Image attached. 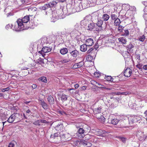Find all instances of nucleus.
Returning <instances> with one entry per match:
<instances>
[{"instance_id":"nucleus-25","label":"nucleus","mask_w":147,"mask_h":147,"mask_svg":"<svg viewBox=\"0 0 147 147\" xmlns=\"http://www.w3.org/2000/svg\"><path fill=\"white\" fill-rule=\"evenodd\" d=\"M119 120L117 118H114L111 120V123L114 125H117L119 122Z\"/></svg>"},{"instance_id":"nucleus-59","label":"nucleus","mask_w":147,"mask_h":147,"mask_svg":"<svg viewBox=\"0 0 147 147\" xmlns=\"http://www.w3.org/2000/svg\"><path fill=\"white\" fill-rule=\"evenodd\" d=\"M143 17L144 19V20L146 21H147V14H144L143 15Z\"/></svg>"},{"instance_id":"nucleus-38","label":"nucleus","mask_w":147,"mask_h":147,"mask_svg":"<svg viewBox=\"0 0 147 147\" xmlns=\"http://www.w3.org/2000/svg\"><path fill=\"white\" fill-rule=\"evenodd\" d=\"M84 131L82 128H80L78 129L77 132L78 133L80 134H82L84 133Z\"/></svg>"},{"instance_id":"nucleus-35","label":"nucleus","mask_w":147,"mask_h":147,"mask_svg":"<svg viewBox=\"0 0 147 147\" xmlns=\"http://www.w3.org/2000/svg\"><path fill=\"white\" fill-rule=\"evenodd\" d=\"M129 53L128 51H126L124 52L123 53V55L125 58H128L129 55Z\"/></svg>"},{"instance_id":"nucleus-27","label":"nucleus","mask_w":147,"mask_h":147,"mask_svg":"<svg viewBox=\"0 0 147 147\" xmlns=\"http://www.w3.org/2000/svg\"><path fill=\"white\" fill-rule=\"evenodd\" d=\"M57 3V2H56V1H53L51 2H50L49 3H48V4L49 5V7L50 8L51 7H52L55 6Z\"/></svg>"},{"instance_id":"nucleus-1","label":"nucleus","mask_w":147,"mask_h":147,"mask_svg":"<svg viewBox=\"0 0 147 147\" xmlns=\"http://www.w3.org/2000/svg\"><path fill=\"white\" fill-rule=\"evenodd\" d=\"M30 20L29 16H25L22 19H19L14 24L13 30L20 31L24 30L27 29L29 26L26 24Z\"/></svg>"},{"instance_id":"nucleus-18","label":"nucleus","mask_w":147,"mask_h":147,"mask_svg":"<svg viewBox=\"0 0 147 147\" xmlns=\"http://www.w3.org/2000/svg\"><path fill=\"white\" fill-rule=\"evenodd\" d=\"M88 46L85 44H83L81 45L80 47V50L82 52H85L87 50V46Z\"/></svg>"},{"instance_id":"nucleus-22","label":"nucleus","mask_w":147,"mask_h":147,"mask_svg":"<svg viewBox=\"0 0 147 147\" xmlns=\"http://www.w3.org/2000/svg\"><path fill=\"white\" fill-rule=\"evenodd\" d=\"M119 41L123 44H125L127 42L125 37H120L119 38Z\"/></svg>"},{"instance_id":"nucleus-63","label":"nucleus","mask_w":147,"mask_h":147,"mask_svg":"<svg viewBox=\"0 0 147 147\" xmlns=\"http://www.w3.org/2000/svg\"><path fill=\"white\" fill-rule=\"evenodd\" d=\"M37 86L35 84H33L32 86V88L33 89L36 88Z\"/></svg>"},{"instance_id":"nucleus-37","label":"nucleus","mask_w":147,"mask_h":147,"mask_svg":"<svg viewBox=\"0 0 147 147\" xmlns=\"http://www.w3.org/2000/svg\"><path fill=\"white\" fill-rule=\"evenodd\" d=\"M105 131H102L101 130H99L97 131L98 135L100 136H103V135L105 133Z\"/></svg>"},{"instance_id":"nucleus-29","label":"nucleus","mask_w":147,"mask_h":147,"mask_svg":"<svg viewBox=\"0 0 147 147\" xmlns=\"http://www.w3.org/2000/svg\"><path fill=\"white\" fill-rule=\"evenodd\" d=\"M121 23V21L118 18L114 20V24L115 26H119Z\"/></svg>"},{"instance_id":"nucleus-40","label":"nucleus","mask_w":147,"mask_h":147,"mask_svg":"<svg viewBox=\"0 0 147 147\" xmlns=\"http://www.w3.org/2000/svg\"><path fill=\"white\" fill-rule=\"evenodd\" d=\"M40 80L42 81L45 83H47V78L46 77L43 76L42 77L40 78Z\"/></svg>"},{"instance_id":"nucleus-43","label":"nucleus","mask_w":147,"mask_h":147,"mask_svg":"<svg viewBox=\"0 0 147 147\" xmlns=\"http://www.w3.org/2000/svg\"><path fill=\"white\" fill-rule=\"evenodd\" d=\"M134 47V46L132 44H130L128 46V48L129 51H131Z\"/></svg>"},{"instance_id":"nucleus-50","label":"nucleus","mask_w":147,"mask_h":147,"mask_svg":"<svg viewBox=\"0 0 147 147\" xmlns=\"http://www.w3.org/2000/svg\"><path fill=\"white\" fill-rule=\"evenodd\" d=\"M10 88L9 87H7L5 88H2L1 89V90L2 92H5L6 91H7L9 90Z\"/></svg>"},{"instance_id":"nucleus-39","label":"nucleus","mask_w":147,"mask_h":147,"mask_svg":"<svg viewBox=\"0 0 147 147\" xmlns=\"http://www.w3.org/2000/svg\"><path fill=\"white\" fill-rule=\"evenodd\" d=\"M14 26L12 25L11 26L9 24L6 25L5 27V28L7 30H8L9 28H11L13 30Z\"/></svg>"},{"instance_id":"nucleus-51","label":"nucleus","mask_w":147,"mask_h":147,"mask_svg":"<svg viewBox=\"0 0 147 147\" xmlns=\"http://www.w3.org/2000/svg\"><path fill=\"white\" fill-rule=\"evenodd\" d=\"M143 65L141 63H139L136 65V67L139 69H141Z\"/></svg>"},{"instance_id":"nucleus-5","label":"nucleus","mask_w":147,"mask_h":147,"mask_svg":"<svg viewBox=\"0 0 147 147\" xmlns=\"http://www.w3.org/2000/svg\"><path fill=\"white\" fill-rule=\"evenodd\" d=\"M59 134L57 133H55L54 135H51V138H53L54 139V141L56 143H60V140H59Z\"/></svg>"},{"instance_id":"nucleus-42","label":"nucleus","mask_w":147,"mask_h":147,"mask_svg":"<svg viewBox=\"0 0 147 147\" xmlns=\"http://www.w3.org/2000/svg\"><path fill=\"white\" fill-rule=\"evenodd\" d=\"M40 120H38L36 121H35L33 123V124L36 125L40 126Z\"/></svg>"},{"instance_id":"nucleus-3","label":"nucleus","mask_w":147,"mask_h":147,"mask_svg":"<svg viewBox=\"0 0 147 147\" xmlns=\"http://www.w3.org/2000/svg\"><path fill=\"white\" fill-rule=\"evenodd\" d=\"M78 142L80 146L84 147H91L92 146L91 143L84 140H81L78 141Z\"/></svg>"},{"instance_id":"nucleus-24","label":"nucleus","mask_w":147,"mask_h":147,"mask_svg":"<svg viewBox=\"0 0 147 147\" xmlns=\"http://www.w3.org/2000/svg\"><path fill=\"white\" fill-rule=\"evenodd\" d=\"M78 53V52L76 50L73 51L70 53L71 55L74 57H76Z\"/></svg>"},{"instance_id":"nucleus-30","label":"nucleus","mask_w":147,"mask_h":147,"mask_svg":"<svg viewBox=\"0 0 147 147\" xmlns=\"http://www.w3.org/2000/svg\"><path fill=\"white\" fill-rule=\"evenodd\" d=\"M93 59V56L91 55H88L86 57V60L88 61H92Z\"/></svg>"},{"instance_id":"nucleus-57","label":"nucleus","mask_w":147,"mask_h":147,"mask_svg":"<svg viewBox=\"0 0 147 147\" xmlns=\"http://www.w3.org/2000/svg\"><path fill=\"white\" fill-rule=\"evenodd\" d=\"M145 37H139L138 40L140 41L143 42L144 41Z\"/></svg>"},{"instance_id":"nucleus-4","label":"nucleus","mask_w":147,"mask_h":147,"mask_svg":"<svg viewBox=\"0 0 147 147\" xmlns=\"http://www.w3.org/2000/svg\"><path fill=\"white\" fill-rule=\"evenodd\" d=\"M51 50V48L47 47H44L41 51L38 52V53L41 54L42 56L44 57L45 55V53L50 52Z\"/></svg>"},{"instance_id":"nucleus-55","label":"nucleus","mask_w":147,"mask_h":147,"mask_svg":"<svg viewBox=\"0 0 147 147\" xmlns=\"http://www.w3.org/2000/svg\"><path fill=\"white\" fill-rule=\"evenodd\" d=\"M99 47L98 45L97 42H96L95 43V44L94 47V49H95V50H96Z\"/></svg>"},{"instance_id":"nucleus-17","label":"nucleus","mask_w":147,"mask_h":147,"mask_svg":"<svg viewBox=\"0 0 147 147\" xmlns=\"http://www.w3.org/2000/svg\"><path fill=\"white\" fill-rule=\"evenodd\" d=\"M110 16L107 14H104L102 16V18L103 21H107L109 18Z\"/></svg>"},{"instance_id":"nucleus-14","label":"nucleus","mask_w":147,"mask_h":147,"mask_svg":"<svg viewBox=\"0 0 147 147\" xmlns=\"http://www.w3.org/2000/svg\"><path fill=\"white\" fill-rule=\"evenodd\" d=\"M71 34H74V35H73V36L75 37L81 35V33L76 30H74L71 32Z\"/></svg>"},{"instance_id":"nucleus-44","label":"nucleus","mask_w":147,"mask_h":147,"mask_svg":"<svg viewBox=\"0 0 147 147\" xmlns=\"http://www.w3.org/2000/svg\"><path fill=\"white\" fill-rule=\"evenodd\" d=\"M140 135L141 136H140V135L138 134L137 135V136L140 140L142 141L143 140V138L142 137V136H143V135L141 133Z\"/></svg>"},{"instance_id":"nucleus-15","label":"nucleus","mask_w":147,"mask_h":147,"mask_svg":"<svg viewBox=\"0 0 147 147\" xmlns=\"http://www.w3.org/2000/svg\"><path fill=\"white\" fill-rule=\"evenodd\" d=\"M59 140H60V141H61L62 142H64L69 140L67 138H66L65 135H63L61 136H59Z\"/></svg>"},{"instance_id":"nucleus-8","label":"nucleus","mask_w":147,"mask_h":147,"mask_svg":"<svg viewBox=\"0 0 147 147\" xmlns=\"http://www.w3.org/2000/svg\"><path fill=\"white\" fill-rule=\"evenodd\" d=\"M132 74V70L129 68H127L125 69L124 72V76L127 77H129Z\"/></svg>"},{"instance_id":"nucleus-49","label":"nucleus","mask_w":147,"mask_h":147,"mask_svg":"<svg viewBox=\"0 0 147 147\" xmlns=\"http://www.w3.org/2000/svg\"><path fill=\"white\" fill-rule=\"evenodd\" d=\"M94 75L95 77L98 78L100 76V74L97 72H96L94 73Z\"/></svg>"},{"instance_id":"nucleus-46","label":"nucleus","mask_w":147,"mask_h":147,"mask_svg":"<svg viewBox=\"0 0 147 147\" xmlns=\"http://www.w3.org/2000/svg\"><path fill=\"white\" fill-rule=\"evenodd\" d=\"M94 49L92 48H90L89 50L87 52V53L88 54H89V55H91L92 53L93 52V50Z\"/></svg>"},{"instance_id":"nucleus-28","label":"nucleus","mask_w":147,"mask_h":147,"mask_svg":"<svg viewBox=\"0 0 147 147\" xmlns=\"http://www.w3.org/2000/svg\"><path fill=\"white\" fill-rule=\"evenodd\" d=\"M129 31L127 30H124L123 32V33L121 34L123 36H129Z\"/></svg>"},{"instance_id":"nucleus-56","label":"nucleus","mask_w":147,"mask_h":147,"mask_svg":"<svg viewBox=\"0 0 147 147\" xmlns=\"http://www.w3.org/2000/svg\"><path fill=\"white\" fill-rule=\"evenodd\" d=\"M40 122L45 123H47L48 122L46 120L44 119L40 120Z\"/></svg>"},{"instance_id":"nucleus-9","label":"nucleus","mask_w":147,"mask_h":147,"mask_svg":"<svg viewBox=\"0 0 147 147\" xmlns=\"http://www.w3.org/2000/svg\"><path fill=\"white\" fill-rule=\"evenodd\" d=\"M95 115L97 119L101 122L102 123L105 122V119L104 117L101 115L100 113L96 114Z\"/></svg>"},{"instance_id":"nucleus-61","label":"nucleus","mask_w":147,"mask_h":147,"mask_svg":"<svg viewBox=\"0 0 147 147\" xmlns=\"http://www.w3.org/2000/svg\"><path fill=\"white\" fill-rule=\"evenodd\" d=\"M144 11L145 13V14H147V7H145L144 10Z\"/></svg>"},{"instance_id":"nucleus-54","label":"nucleus","mask_w":147,"mask_h":147,"mask_svg":"<svg viewBox=\"0 0 147 147\" xmlns=\"http://www.w3.org/2000/svg\"><path fill=\"white\" fill-rule=\"evenodd\" d=\"M52 15H53V17L54 18H55V19H58V16H56V13L54 12L53 13H52Z\"/></svg>"},{"instance_id":"nucleus-21","label":"nucleus","mask_w":147,"mask_h":147,"mask_svg":"<svg viewBox=\"0 0 147 147\" xmlns=\"http://www.w3.org/2000/svg\"><path fill=\"white\" fill-rule=\"evenodd\" d=\"M7 121L9 123H12L14 122L15 123V120L12 114L9 117Z\"/></svg>"},{"instance_id":"nucleus-32","label":"nucleus","mask_w":147,"mask_h":147,"mask_svg":"<svg viewBox=\"0 0 147 147\" xmlns=\"http://www.w3.org/2000/svg\"><path fill=\"white\" fill-rule=\"evenodd\" d=\"M111 19L113 20H115L118 18L117 16L114 13L111 14Z\"/></svg>"},{"instance_id":"nucleus-45","label":"nucleus","mask_w":147,"mask_h":147,"mask_svg":"<svg viewBox=\"0 0 147 147\" xmlns=\"http://www.w3.org/2000/svg\"><path fill=\"white\" fill-rule=\"evenodd\" d=\"M77 64L78 65L79 67L80 68L84 65V63L83 61H82L77 63Z\"/></svg>"},{"instance_id":"nucleus-16","label":"nucleus","mask_w":147,"mask_h":147,"mask_svg":"<svg viewBox=\"0 0 147 147\" xmlns=\"http://www.w3.org/2000/svg\"><path fill=\"white\" fill-rule=\"evenodd\" d=\"M101 108L100 107L94 109L93 111L94 115L100 113H101Z\"/></svg>"},{"instance_id":"nucleus-12","label":"nucleus","mask_w":147,"mask_h":147,"mask_svg":"<svg viewBox=\"0 0 147 147\" xmlns=\"http://www.w3.org/2000/svg\"><path fill=\"white\" fill-rule=\"evenodd\" d=\"M55 128L56 130L58 131H61L63 130V124L60 123L56 126Z\"/></svg>"},{"instance_id":"nucleus-47","label":"nucleus","mask_w":147,"mask_h":147,"mask_svg":"<svg viewBox=\"0 0 147 147\" xmlns=\"http://www.w3.org/2000/svg\"><path fill=\"white\" fill-rule=\"evenodd\" d=\"M119 138L123 143H125L126 142V138L123 137H119Z\"/></svg>"},{"instance_id":"nucleus-34","label":"nucleus","mask_w":147,"mask_h":147,"mask_svg":"<svg viewBox=\"0 0 147 147\" xmlns=\"http://www.w3.org/2000/svg\"><path fill=\"white\" fill-rule=\"evenodd\" d=\"M98 88H106V87H104V85L101 84L96 82V85Z\"/></svg>"},{"instance_id":"nucleus-64","label":"nucleus","mask_w":147,"mask_h":147,"mask_svg":"<svg viewBox=\"0 0 147 147\" xmlns=\"http://www.w3.org/2000/svg\"><path fill=\"white\" fill-rule=\"evenodd\" d=\"M143 68L145 70H147V65H144L143 66Z\"/></svg>"},{"instance_id":"nucleus-52","label":"nucleus","mask_w":147,"mask_h":147,"mask_svg":"<svg viewBox=\"0 0 147 147\" xmlns=\"http://www.w3.org/2000/svg\"><path fill=\"white\" fill-rule=\"evenodd\" d=\"M123 28L122 26H119L118 28V30L119 32H121L122 31Z\"/></svg>"},{"instance_id":"nucleus-26","label":"nucleus","mask_w":147,"mask_h":147,"mask_svg":"<svg viewBox=\"0 0 147 147\" xmlns=\"http://www.w3.org/2000/svg\"><path fill=\"white\" fill-rule=\"evenodd\" d=\"M67 97L66 95L63 93L61 97V99L62 102H64L66 101L67 99Z\"/></svg>"},{"instance_id":"nucleus-6","label":"nucleus","mask_w":147,"mask_h":147,"mask_svg":"<svg viewBox=\"0 0 147 147\" xmlns=\"http://www.w3.org/2000/svg\"><path fill=\"white\" fill-rule=\"evenodd\" d=\"M15 120V123L20 121L22 117V115L18 113H15L12 114Z\"/></svg>"},{"instance_id":"nucleus-31","label":"nucleus","mask_w":147,"mask_h":147,"mask_svg":"<svg viewBox=\"0 0 147 147\" xmlns=\"http://www.w3.org/2000/svg\"><path fill=\"white\" fill-rule=\"evenodd\" d=\"M16 142L15 141L13 140L9 143L8 147H14L15 145V144H16Z\"/></svg>"},{"instance_id":"nucleus-58","label":"nucleus","mask_w":147,"mask_h":147,"mask_svg":"<svg viewBox=\"0 0 147 147\" xmlns=\"http://www.w3.org/2000/svg\"><path fill=\"white\" fill-rule=\"evenodd\" d=\"M131 9L132 11H136V8L134 6H131Z\"/></svg>"},{"instance_id":"nucleus-7","label":"nucleus","mask_w":147,"mask_h":147,"mask_svg":"<svg viewBox=\"0 0 147 147\" xmlns=\"http://www.w3.org/2000/svg\"><path fill=\"white\" fill-rule=\"evenodd\" d=\"M82 5L80 4H76L75 5L73 9L72 12L74 13L75 12H78L82 10L81 8Z\"/></svg>"},{"instance_id":"nucleus-20","label":"nucleus","mask_w":147,"mask_h":147,"mask_svg":"<svg viewBox=\"0 0 147 147\" xmlns=\"http://www.w3.org/2000/svg\"><path fill=\"white\" fill-rule=\"evenodd\" d=\"M68 52V49L66 48H63L60 50V53L62 55H64Z\"/></svg>"},{"instance_id":"nucleus-53","label":"nucleus","mask_w":147,"mask_h":147,"mask_svg":"<svg viewBox=\"0 0 147 147\" xmlns=\"http://www.w3.org/2000/svg\"><path fill=\"white\" fill-rule=\"evenodd\" d=\"M79 68V67L78 66V65L77 64V63L75 64L73 66V67H72V68L74 69H76Z\"/></svg>"},{"instance_id":"nucleus-41","label":"nucleus","mask_w":147,"mask_h":147,"mask_svg":"<svg viewBox=\"0 0 147 147\" xmlns=\"http://www.w3.org/2000/svg\"><path fill=\"white\" fill-rule=\"evenodd\" d=\"M49 8H50L49 7V5L48 4H46L42 7V9L44 10H46Z\"/></svg>"},{"instance_id":"nucleus-10","label":"nucleus","mask_w":147,"mask_h":147,"mask_svg":"<svg viewBox=\"0 0 147 147\" xmlns=\"http://www.w3.org/2000/svg\"><path fill=\"white\" fill-rule=\"evenodd\" d=\"M40 105H41L42 107L45 109H48V105L47 103L45 102L44 100L41 99L39 100Z\"/></svg>"},{"instance_id":"nucleus-2","label":"nucleus","mask_w":147,"mask_h":147,"mask_svg":"<svg viewBox=\"0 0 147 147\" xmlns=\"http://www.w3.org/2000/svg\"><path fill=\"white\" fill-rule=\"evenodd\" d=\"M129 123V124H132L136 123L140 119V117L136 115H130L128 117Z\"/></svg>"},{"instance_id":"nucleus-33","label":"nucleus","mask_w":147,"mask_h":147,"mask_svg":"<svg viewBox=\"0 0 147 147\" xmlns=\"http://www.w3.org/2000/svg\"><path fill=\"white\" fill-rule=\"evenodd\" d=\"M105 79L107 81H113V79L111 76H106L105 77Z\"/></svg>"},{"instance_id":"nucleus-13","label":"nucleus","mask_w":147,"mask_h":147,"mask_svg":"<svg viewBox=\"0 0 147 147\" xmlns=\"http://www.w3.org/2000/svg\"><path fill=\"white\" fill-rule=\"evenodd\" d=\"M47 100L49 104L51 105L53 104L54 102V99L53 97L51 95L48 96L47 98Z\"/></svg>"},{"instance_id":"nucleus-62","label":"nucleus","mask_w":147,"mask_h":147,"mask_svg":"<svg viewBox=\"0 0 147 147\" xmlns=\"http://www.w3.org/2000/svg\"><path fill=\"white\" fill-rule=\"evenodd\" d=\"M22 3L23 4H25L27 3V0H21Z\"/></svg>"},{"instance_id":"nucleus-11","label":"nucleus","mask_w":147,"mask_h":147,"mask_svg":"<svg viewBox=\"0 0 147 147\" xmlns=\"http://www.w3.org/2000/svg\"><path fill=\"white\" fill-rule=\"evenodd\" d=\"M85 43L88 46H91L94 44V41L92 39L90 38L86 40Z\"/></svg>"},{"instance_id":"nucleus-19","label":"nucleus","mask_w":147,"mask_h":147,"mask_svg":"<svg viewBox=\"0 0 147 147\" xmlns=\"http://www.w3.org/2000/svg\"><path fill=\"white\" fill-rule=\"evenodd\" d=\"M103 23V21L102 20L100 19H98V21L97 23L96 24V25L101 28H102V25Z\"/></svg>"},{"instance_id":"nucleus-23","label":"nucleus","mask_w":147,"mask_h":147,"mask_svg":"<svg viewBox=\"0 0 147 147\" xmlns=\"http://www.w3.org/2000/svg\"><path fill=\"white\" fill-rule=\"evenodd\" d=\"M95 27V24L94 23H90L88 26V30H92Z\"/></svg>"},{"instance_id":"nucleus-36","label":"nucleus","mask_w":147,"mask_h":147,"mask_svg":"<svg viewBox=\"0 0 147 147\" xmlns=\"http://www.w3.org/2000/svg\"><path fill=\"white\" fill-rule=\"evenodd\" d=\"M70 60L69 59H63L59 61V63H61L63 64L67 63Z\"/></svg>"},{"instance_id":"nucleus-48","label":"nucleus","mask_w":147,"mask_h":147,"mask_svg":"<svg viewBox=\"0 0 147 147\" xmlns=\"http://www.w3.org/2000/svg\"><path fill=\"white\" fill-rule=\"evenodd\" d=\"M38 62L40 64L44 63V59L40 57L38 59Z\"/></svg>"},{"instance_id":"nucleus-60","label":"nucleus","mask_w":147,"mask_h":147,"mask_svg":"<svg viewBox=\"0 0 147 147\" xmlns=\"http://www.w3.org/2000/svg\"><path fill=\"white\" fill-rule=\"evenodd\" d=\"M86 88H87V86H83L82 87V90H86Z\"/></svg>"}]
</instances>
